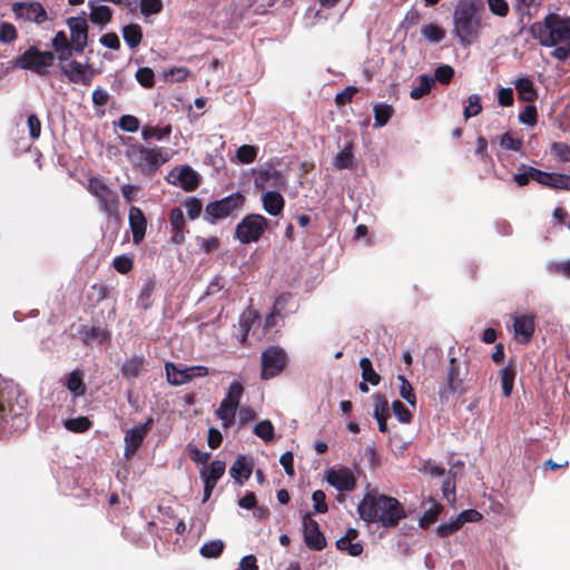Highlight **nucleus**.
<instances>
[{"label":"nucleus","instance_id":"8fccbe9b","mask_svg":"<svg viewBox=\"0 0 570 570\" xmlns=\"http://www.w3.org/2000/svg\"><path fill=\"white\" fill-rule=\"evenodd\" d=\"M392 410L401 423L409 424L412 422L413 415L411 411L400 400L392 402Z\"/></svg>","mask_w":570,"mask_h":570},{"label":"nucleus","instance_id":"58836bf2","mask_svg":"<svg viewBox=\"0 0 570 570\" xmlns=\"http://www.w3.org/2000/svg\"><path fill=\"white\" fill-rule=\"evenodd\" d=\"M244 394V386L240 382L234 381L230 383L225 397L222 400L224 403H228L236 407L239 406L242 396Z\"/></svg>","mask_w":570,"mask_h":570},{"label":"nucleus","instance_id":"2f4dec72","mask_svg":"<svg viewBox=\"0 0 570 570\" xmlns=\"http://www.w3.org/2000/svg\"><path fill=\"white\" fill-rule=\"evenodd\" d=\"M419 86L412 88L410 91V98L413 100H419L423 98L424 96L429 95L431 89L435 85V79L429 75H421L417 78Z\"/></svg>","mask_w":570,"mask_h":570},{"label":"nucleus","instance_id":"1a4fd4ad","mask_svg":"<svg viewBox=\"0 0 570 570\" xmlns=\"http://www.w3.org/2000/svg\"><path fill=\"white\" fill-rule=\"evenodd\" d=\"M167 381L170 385L179 386L191 382L196 377H204L209 374H216L218 371L209 370L204 365H195L180 368L177 364L167 362L165 364Z\"/></svg>","mask_w":570,"mask_h":570},{"label":"nucleus","instance_id":"4468645a","mask_svg":"<svg viewBox=\"0 0 570 570\" xmlns=\"http://www.w3.org/2000/svg\"><path fill=\"white\" fill-rule=\"evenodd\" d=\"M67 24L70 30V42L75 45V52L82 53L88 42V23L85 12L82 16L68 18Z\"/></svg>","mask_w":570,"mask_h":570},{"label":"nucleus","instance_id":"6e6552de","mask_svg":"<svg viewBox=\"0 0 570 570\" xmlns=\"http://www.w3.org/2000/svg\"><path fill=\"white\" fill-rule=\"evenodd\" d=\"M26 423L23 405L12 404V392L0 390V430L20 429Z\"/></svg>","mask_w":570,"mask_h":570},{"label":"nucleus","instance_id":"f704fd0d","mask_svg":"<svg viewBox=\"0 0 570 570\" xmlns=\"http://www.w3.org/2000/svg\"><path fill=\"white\" fill-rule=\"evenodd\" d=\"M374 126L384 127L394 115L393 106L387 104H375L373 107Z\"/></svg>","mask_w":570,"mask_h":570},{"label":"nucleus","instance_id":"69168bd1","mask_svg":"<svg viewBox=\"0 0 570 570\" xmlns=\"http://www.w3.org/2000/svg\"><path fill=\"white\" fill-rule=\"evenodd\" d=\"M185 207L187 210V215L190 219L197 218L203 209V203L199 198L190 197L186 200Z\"/></svg>","mask_w":570,"mask_h":570},{"label":"nucleus","instance_id":"e433bc0d","mask_svg":"<svg viewBox=\"0 0 570 570\" xmlns=\"http://www.w3.org/2000/svg\"><path fill=\"white\" fill-rule=\"evenodd\" d=\"M112 11L108 6H91L89 19L95 24H107L111 21Z\"/></svg>","mask_w":570,"mask_h":570},{"label":"nucleus","instance_id":"cd10ccee","mask_svg":"<svg viewBox=\"0 0 570 570\" xmlns=\"http://www.w3.org/2000/svg\"><path fill=\"white\" fill-rule=\"evenodd\" d=\"M514 86L521 101L533 102L538 98L533 82L528 77L517 79Z\"/></svg>","mask_w":570,"mask_h":570},{"label":"nucleus","instance_id":"b1692460","mask_svg":"<svg viewBox=\"0 0 570 570\" xmlns=\"http://www.w3.org/2000/svg\"><path fill=\"white\" fill-rule=\"evenodd\" d=\"M253 472V464L248 463L244 455H238L229 469L230 476L239 484L243 485Z\"/></svg>","mask_w":570,"mask_h":570},{"label":"nucleus","instance_id":"de8ad7c7","mask_svg":"<svg viewBox=\"0 0 570 570\" xmlns=\"http://www.w3.org/2000/svg\"><path fill=\"white\" fill-rule=\"evenodd\" d=\"M254 433L265 442H268L274 439V426L269 420H263L255 425Z\"/></svg>","mask_w":570,"mask_h":570},{"label":"nucleus","instance_id":"13d9d810","mask_svg":"<svg viewBox=\"0 0 570 570\" xmlns=\"http://www.w3.org/2000/svg\"><path fill=\"white\" fill-rule=\"evenodd\" d=\"M18 38L16 27L10 22H2L0 24V42L11 43Z\"/></svg>","mask_w":570,"mask_h":570},{"label":"nucleus","instance_id":"c85d7f7f","mask_svg":"<svg viewBox=\"0 0 570 570\" xmlns=\"http://www.w3.org/2000/svg\"><path fill=\"white\" fill-rule=\"evenodd\" d=\"M225 469L226 464L224 461L214 460L208 468L200 470V478L203 482L216 485L218 480L224 475Z\"/></svg>","mask_w":570,"mask_h":570},{"label":"nucleus","instance_id":"774afa93","mask_svg":"<svg viewBox=\"0 0 570 570\" xmlns=\"http://www.w3.org/2000/svg\"><path fill=\"white\" fill-rule=\"evenodd\" d=\"M358 92V88L354 86L345 87L341 92L335 96V102L338 106H343L347 102H351L355 94Z\"/></svg>","mask_w":570,"mask_h":570},{"label":"nucleus","instance_id":"f3484780","mask_svg":"<svg viewBox=\"0 0 570 570\" xmlns=\"http://www.w3.org/2000/svg\"><path fill=\"white\" fill-rule=\"evenodd\" d=\"M326 480L341 492H351L356 488V479L353 472L347 468L328 470Z\"/></svg>","mask_w":570,"mask_h":570},{"label":"nucleus","instance_id":"bb28decb","mask_svg":"<svg viewBox=\"0 0 570 570\" xmlns=\"http://www.w3.org/2000/svg\"><path fill=\"white\" fill-rule=\"evenodd\" d=\"M262 202L264 209L272 216L282 214L285 206L283 196L275 190L266 191L262 197Z\"/></svg>","mask_w":570,"mask_h":570},{"label":"nucleus","instance_id":"c756f323","mask_svg":"<svg viewBox=\"0 0 570 570\" xmlns=\"http://www.w3.org/2000/svg\"><path fill=\"white\" fill-rule=\"evenodd\" d=\"M66 386L71 392L73 397L83 396L87 391V386L83 382V372L79 368L71 371Z\"/></svg>","mask_w":570,"mask_h":570},{"label":"nucleus","instance_id":"c9c22d12","mask_svg":"<svg viewBox=\"0 0 570 570\" xmlns=\"http://www.w3.org/2000/svg\"><path fill=\"white\" fill-rule=\"evenodd\" d=\"M171 134V126H165L163 128L157 126L146 125L141 129V138L146 141L150 139L163 140Z\"/></svg>","mask_w":570,"mask_h":570},{"label":"nucleus","instance_id":"603ef678","mask_svg":"<svg viewBox=\"0 0 570 570\" xmlns=\"http://www.w3.org/2000/svg\"><path fill=\"white\" fill-rule=\"evenodd\" d=\"M164 8L163 0H140V13L149 17L161 12Z\"/></svg>","mask_w":570,"mask_h":570},{"label":"nucleus","instance_id":"aec40b11","mask_svg":"<svg viewBox=\"0 0 570 570\" xmlns=\"http://www.w3.org/2000/svg\"><path fill=\"white\" fill-rule=\"evenodd\" d=\"M129 227L132 233V242L134 244H140L146 236L147 228V219L142 213V210L137 206H131L129 208Z\"/></svg>","mask_w":570,"mask_h":570},{"label":"nucleus","instance_id":"393cba45","mask_svg":"<svg viewBox=\"0 0 570 570\" xmlns=\"http://www.w3.org/2000/svg\"><path fill=\"white\" fill-rule=\"evenodd\" d=\"M145 363L146 360L142 355H134L124 362L120 372L127 380H135L145 371Z\"/></svg>","mask_w":570,"mask_h":570},{"label":"nucleus","instance_id":"20e7f679","mask_svg":"<svg viewBox=\"0 0 570 570\" xmlns=\"http://www.w3.org/2000/svg\"><path fill=\"white\" fill-rule=\"evenodd\" d=\"M480 0H459L453 11V32L462 45H471L482 28Z\"/></svg>","mask_w":570,"mask_h":570},{"label":"nucleus","instance_id":"338daca9","mask_svg":"<svg viewBox=\"0 0 570 570\" xmlns=\"http://www.w3.org/2000/svg\"><path fill=\"white\" fill-rule=\"evenodd\" d=\"M537 108L533 105L525 106L524 110L519 115V120L522 124L534 126L538 121Z\"/></svg>","mask_w":570,"mask_h":570},{"label":"nucleus","instance_id":"f257e3e1","mask_svg":"<svg viewBox=\"0 0 570 570\" xmlns=\"http://www.w3.org/2000/svg\"><path fill=\"white\" fill-rule=\"evenodd\" d=\"M531 37L542 47L553 48L550 56L560 62L570 58V18L548 13L529 28Z\"/></svg>","mask_w":570,"mask_h":570},{"label":"nucleus","instance_id":"680f3d73","mask_svg":"<svg viewBox=\"0 0 570 570\" xmlns=\"http://www.w3.org/2000/svg\"><path fill=\"white\" fill-rule=\"evenodd\" d=\"M461 529V524L459 519L456 518L453 521L441 523L436 528V533L440 538H448L454 534L456 531Z\"/></svg>","mask_w":570,"mask_h":570},{"label":"nucleus","instance_id":"ddd939ff","mask_svg":"<svg viewBox=\"0 0 570 570\" xmlns=\"http://www.w3.org/2000/svg\"><path fill=\"white\" fill-rule=\"evenodd\" d=\"M153 424H154V419L150 416L147 419V421L145 423L135 425L134 428L129 429L125 433L124 454L126 458H130L136 453V451L139 449V446L144 442V439L150 431Z\"/></svg>","mask_w":570,"mask_h":570},{"label":"nucleus","instance_id":"a19ab883","mask_svg":"<svg viewBox=\"0 0 570 570\" xmlns=\"http://www.w3.org/2000/svg\"><path fill=\"white\" fill-rule=\"evenodd\" d=\"M442 505L440 503H433L431 508L424 511L423 515L420 518V527L422 529H428L432 525L436 520L439 514L442 512Z\"/></svg>","mask_w":570,"mask_h":570},{"label":"nucleus","instance_id":"4be33fe9","mask_svg":"<svg viewBox=\"0 0 570 570\" xmlns=\"http://www.w3.org/2000/svg\"><path fill=\"white\" fill-rule=\"evenodd\" d=\"M86 69H89L88 63L70 60L60 71L70 82L88 86V78L85 77Z\"/></svg>","mask_w":570,"mask_h":570},{"label":"nucleus","instance_id":"3c124183","mask_svg":"<svg viewBox=\"0 0 570 570\" xmlns=\"http://www.w3.org/2000/svg\"><path fill=\"white\" fill-rule=\"evenodd\" d=\"M118 127L125 132H136L140 127V120L132 115H122L118 120Z\"/></svg>","mask_w":570,"mask_h":570},{"label":"nucleus","instance_id":"72a5a7b5","mask_svg":"<svg viewBox=\"0 0 570 570\" xmlns=\"http://www.w3.org/2000/svg\"><path fill=\"white\" fill-rule=\"evenodd\" d=\"M237 409L238 407L234 405L220 402L215 414L222 421V426L224 430L229 429L234 424Z\"/></svg>","mask_w":570,"mask_h":570},{"label":"nucleus","instance_id":"0eeeda50","mask_svg":"<svg viewBox=\"0 0 570 570\" xmlns=\"http://www.w3.org/2000/svg\"><path fill=\"white\" fill-rule=\"evenodd\" d=\"M268 223L261 214H248L236 225L235 238L242 244L256 243L268 228Z\"/></svg>","mask_w":570,"mask_h":570},{"label":"nucleus","instance_id":"2eb2a0df","mask_svg":"<svg viewBox=\"0 0 570 570\" xmlns=\"http://www.w3.org/2000/svg\"><path fill=\"white\" fill-rule=\"evenodd\" d=\"M304 541L306 546L314 551H321L326 547L324 534L320 530L317 521L312 518L311 513L303 517Z\"/></svg>","mask_w":570,"mask_h":570},{"label":"nucleus","instance_id":"c03bdc74","mask_svg":"<svg viewBox=\"0 0 570 570\" xmlns=\"http://www.w3.org/2000/svg\"><path fill=\"white\" fill-rule=\"evenodd\" d=\"M397 380L401 382L399 389L401 397L404 399L412 406H415L416 397L411 383L405 379L404 375H397Z\"/></svg>","mask_w":570,"mask_h":570},{"label":"nucleus","instance_id":"a211bd4d","mask_svg":"<svg viewBox=\"0 0 570 570\" xmlns=\"http://www.w3.org/2000/svg\"><path fill=\"white\" fill-rule=\"evenodd\" d=\"M12 9L18 17L26 18L38 24L43 23L48 19L43 6L37 1L29 3L16 2Z\"/></svg>","mask_w":570,"mask_h":570},{"label":"nucleus","instance_id":"7ed1b4c3","mask_svg":"<svg viewBox=\"0 0 570 570\" xmlns=\"http://www.w3.org/2000/svg\"><path fill=\"white\" fill-rule=\"evenodd\" d=\"M126 145L125 156L131 164L132 168L142 176H155L161 166L169 161L170 153L165 147H146L135 140L132 137L121 138Z\"/></svg>","mask_w":570,"mask_h":570},{"label":"nucleus","instance_id":"6ab92c4d","mask_svg":"<svg viewBox=\"0 0 570 570\" xmlns=\"http://www.w3.org/2000/svg\"><path fill=\"white\" fill-rule=\"evenodd\" d=\"M535 324L534 316L531 314H522L514 317L513 330L514 338L520 344H528L533 337Z\"/></svg>","mask_w":570,"mask_h":570},{"label":"nucleus","instance_id":"a878e982","mask_svg":"<svg viewBox=\"0 0 570 570\" xmlns=\"http://www.w3.org/2000/svg\"><path fill=\"white\" fill-rule=\"evenodd\" d=\"M80 334L82 336V342L87 345L91 344L92 342L106 344L110 341L109 331L99 326H82Z\"/></svg>","mask_w":570,"mask_h":570},{"label":"nucleus","instance_id":"052dcab7","mask_svg":"<svg viewBox=\"0 0 570 570\" xmlns=\"http://www.w3.org/2000/svg\"><path fill=\"white\" fill-rule=\"evenodd\" d=\"M551 154L562 163L570 161V146L564 142H552Z\"/></svg>","mask_w":570,"mask_h":570},{"label":"nucleus","instance_id":"dca6fc26","mask_svg":"<svg viewBox=\"0 0 570 570\" xmlns=\"http://www.w3.org/2000/svg\"><path fill=\"white\" fill-rule=\"evenodd\" d=\"M167 181L180 186L186 191H193L199 186V175L189 166L169 171Z\"/></svg>","mask_w":570,"mask_h":570},{"label":"nucleus","instance_id":"ea45409f","mask_svg":"<svg viewBox=\"0 0 570 570\" xmlns=\"http://www.w3.org/2000/svg\"><path fill=\"white\" fill-rule=\"evenodd\" d=\"M92 425V422L87 416H79L76 419H68L63 421V426L75 433H83L88 431Z\"/></svg>","mask_w":570,"mask_h":570},{"label":"nucleus","instance_id":"473e14b6","mask_svg":"<svg viewBox=\"0 0 570 570\" xmlns=\"http://www.w3.org/2000/svg\"><path fill=\"white\" fill-rule=\"evenodd\" d=\"M502 393L505 397H509L512 393L514 380L517 375L515 367L512 364H509L499 371Z\"/></svg>","mask_w":570,"mask_h":570},{"label":"nucleus","instance_id":"6e6d98bb","mask_svg":"<svg viewBox=\"0 0 570 570\" xmlns=\"http://www.w3.org/2000/svg\"><path fill=\"white\" fill-rule=\"evenodd\" d=\"M489 10L492 14L505 18L509 14L510 7L507 0H487Z\"/></svg>","mask_w":570,"mask_h":570},{"label":"nucleus","instance_id":"f8f14e48","mask_svg":"<svg viewBox=\"0 0 570 570\" xmlns=\"http://www.w3.org/2000/svg\"><path fill=\"white\" fill-rule=\"evenodd\" d=\"M454 393L463 394L465 393V387L463 379L461 377V365L455 356H450L445 375V384L440 389L439 394L441 397H448L449 394Z\"/></svg>","mask_w":570,"mask_h":570},{"label":"nucleus","instance_id":"423d86ee","mask_svg":"<svg viewBox=\"0 0 570 570\" xmlns=\"http://www.w3.org/2000/svg\"><path fill=\"white\" fill-rule=\"evenodd\" d=\"M56 55L52 51H41L37 47H29L23 53L16 58V67L31 70L38 76L49 75L48 68L55 62Z\"/></svg>","mask_w":570,"mask_h":570},{"label":"nucleus","instance_id":"4d7b16f0","mask_svg":"<svg viewBox=\"0 0 570 570\" xmlns=\"http://www.w3.org/2000/svg\"><path fill=\"white\" fill-rule=\"evenodd\" d=\"M372 397L375 402L373 416L390 415L387 397L381 393H375Z\"/></svg>","mask_w":570,"mask_h":570},{"label":"nucleus","instance_id":"0e129e2a","mask_svg":"<svg viewBox=\"0 0 570 570\" xmlns=\"http://www.w3.org/2000/svg\"><path fill=\"white\" fill-rule=\"evenodd\" d=\"M112 266L118 273L127 274L132 269L134 263L128 256L120 255L114 258Z\"/></svg>","mask_w":570,"mask_h":570},{"label":"nucleus","instance_id":"9b49d317","mask_svg":"<svg viewBox=\"0 0 570 570\" xmlns=\"http://www.w3.org/2000/svg\"><path fill=\"white\" fill-rule=\"evenodd\" d=\"M262 380H269L279 375L287 365V355L278 346H269L262 353Z\"/></svg>","mask_w":570,"mask_h":570},{"label":"nucleus","instance_id":"864d4df0","mask_svg":"<svg viewBox=\"0 0 570 570\" xmlns=\"http://www.w3.org/2000/svg\"><path fill=\"white\" fill-rule=\"evenodd\" d=\"M136 79L144 88H153L155 85V73L148 67L138 68Z\"/></svg>","mask_w":570,"mask_h":570},{"label":"nucleus","instance_id":"412c9836","mask_svg":"<svg viewBox=\"0 0 570 570\" xmlns=\"http://www.w3.org/2000/svg\"><path fill=\"white\" fill-rule=\"evenodd\" d=\"M286 179L281 170L275 168L262 169L255 177V186L258 189H265L266 187H285Z\"/></svg>","mask_w":570,"mask_h":570},{"label":"nucleus","instance_id":"39448f33","mask_svg":"<svg viewBox=\"0 0 570 570\" xmlns=\"http://www.w3.org/2000/svg\"><path fill=\"white\" fill-rule=\"evenodd\" d=\"M88 191L99 202V208L110 218L120 219V200L118 193L111 189L102 178L90 177Z\"/></svg>","mask_w":570,"mask_h":570},{"label":"nucleus","instance_id":"7c9ffc66","mask_svg":"<svg viewBox=\"0 0 570 570\" xmlns=\"http://www.w3.org/2000/svg\"><path fill=\"white\" fill-rule=\"evenodd\" d=\"M122 38L130 49L137 48L142 40V28L138 23H129L121 30Z\"/></svg>","mask_w":570,"mask_h":570},{"label":"nucleus","instance_id":"9d476101","mask_svg":"<svg viewBox=\"0 0 570 570\" xmlns=\"http://www.w3.org/2000/svg\"><path fill=\"white\" fill-rule=\"evenodd\" d=\"M244 195L236 191L219 200L209 203L205 207V213L210 216L212 222L225 219L238 212L244 206Z\"/></svg>","mask_w":570,"mask_h":570},{"label":"nucleus","instance_id":"f03ea898","mask_svg":"<svg viewBox=\"0 0 570 570\" xmlns=\"http://www.w3.org/2000/svg\"><path fill=\"white\" fill-rule=\"evenodd\" d=\"M360 518L366 523H380L384 528H395L406 518L405 510L400 501L393 497L366 493L357 505Z\"/></svg>","mask_w":570,"mask_h":570},{"label":"nucleus","instance_id":"49530a36","mask_svg":"<svg viewBox=\"0 0 570 570\" xmlns=\"http://www.w3.org/2000/svg\"><path fill=\"white\" fill-rule=\"evenodd\" d=\"M353 160L354 155L352 148L347 146L336 155L334 166L338 169H347L353 166Z\"/></svg>","mask_w":570,"mask_h":570},{"label":"nucleus","instance_id":"5fc2aeb1","mask_svg":"<svg viewBox=\"0 0 570 570\" xmlns=\"http://www.w3.org/2000/svg\"><path fill=\"white\" fill-rule=\"evenodd\" d=\"M453 77L454 69L450 65H442L435 69L433 79L442 85H449Z\"/></svg>","mask_w":570,"mask_h":570},{"label":"nucleus","instance_id":"37998d69","mask_svg":"<svg viewBox=\"0 0 570 570\" xmlns=\"http://www.w3.org/2000/svg\"><path fill=\"white\" fill-rule=\"evenodd\" d=\"M224 542L222 540H212L200 548V554L204 558H218L224 551Z\"/></svg>","mask_w":570,"mask_h":570},{"label":"nucleus","instance_id":"bf43d9fd","mask_svg":"<svg viewBox=\"0 0 570 570\" xmlns=\"http://www.w3.org/2000/svg\"><path fill=\"white\" fill-rule=\"evenodd\" d=\"M549 188L570 191V175L552 173Z\"/></svg>","mask_w":570,"mask_h":570},{"label":"nucleus","instance_id":"4c0bfd02","mask_svg":"<svg viewBox=\"0 0 570 570\" xmlns=\"http://www.w3.org/2000/svg\"><path fill=\"white\" fill-rule=\"evenodd\" d=\"M360 367L362 370V379L365 382H368L371 385H379L381 382V376L373 368L372 362L367 357H362L360 360Z\"/></svg>","mask_w":570,"mask_h":570},{"label":"nucleus","instance_id":"e2e57ef3","mask_svg":"<svg viewBox=\"0 0 570 570\" xmlns=\"http://www.w3.org/2000/svg\"><path fill=\"white\" fill-rule=\"evenodd\" d=\"M500 145L507 150L519 151L522 148V140L514 138L509 131L500 138Z\"/></svg>","mask_w":570,"mask_h":570},{"label":"nucleus","instance_id":"a18cd8bd","mask_svg":"<svg viewBox=\"0 0 570 570\" xmlns=\"http://www.w3.org/2000/svg\"><path fill=\"white\" fill-rule=\"evenodd\" d=\"M258 149L256 146L253 145H243L240 146L237 151L236 156L239 163L242 164H252L255 161L257 157Z\"/></svg>","mask_w":570,"mask_h":570},{"label":"nucleus","instance_id":"79ce46f5","mask_svg":"<svg viewBox=\"0 0 570 570\" xmlns=\"http://www.w3.org/2000/svg\"><path fill=\"white\" fill-rule=\"evenodd\" d=\"M421 32L426 40L433 43L441 42L445 37V31L434 23L423 26Z\"/></svg>","mask_w":570,"mask_h":570},{"label":"nucleus","instance_id":"09e8293b","mask_svg":"<svg viewBox=\"0 0 570 570\" xmlns=\"http://www.w3.org/2000/svg\"><path fill=\"white\" fill-rule=\"evenodd\" d=\"M469 105L463 110V116L465 119H470L471 117H475L482 111L481 97L479 95H470L468 97Z\"/></svg>","mask_w":570,"mask_h":570},{"label":"nucleus","instance_id":"5701e85b","mask_svg":"<svg viewBox=\"0 0 570 570\" xmlns=\"http://www.w3.org/2000/svg\"><path fill=\"white\" fill-rule=\"evenodd\" d=\"M297 308L298 304L293 299V294L289 292L279 294L273 305L274 314L282 318L295 313Z\"/></svg>","mask_w":570,"mask_h":570}]
</instances>
